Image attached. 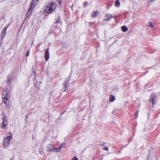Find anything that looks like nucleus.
I'll use <instances>...</instances> for the list:
<instances>
[{
  "label": "nucleus",
  "instance_id": "393cba45",
  "mask_svg": "<svg viewBox=\"0 0 160 160\" xmlns=\"http://www.w3.org/2000/svg\"><path fill=\"white\" fill-rule=\"evenodd\" d=\"M88 4V2H85L83 3V5L84 7H86Z\"/></svg>",
  "mask_w": 160,
  "mask_h": 160
},
{
  "label": "nucleus",
  "instance_id": "f257e3e1",
  "mask_svg": "<svg viewBox=\"0 0 160 160\" xmlns=\"http://www.w3.org/2000/svg\"><path fill=\"white\" fill-rule=\"evenodd\" d=\"M57 7V5L54 2L48 4L45 7L44 11L48 14H51L54 11Z\"/></svg>",
  "mask_w": 160,
  "mask_h": 160
},
{
  "label": "nucleus",
  "instance_id": "7ed1b4c3",
  "mask_svg": "<svg viewBox=\"0 0 160 160\" xmlns=\"http://www.w3.org/2000/svg\"><path fill=\"white\" fill-rule=\"evenodd\" d=\"M62 146H60L58 148H55L54 147V145L53 144H49L48 145L47 147V150L48 151H54L56 150H58L59 149L60 150Z\"/></svg>",
  "mask_w": 160,
  "mask_h": 160
},
{
  "label": "nucleus",
  "instance_id": "dca6fc26",
  "mask_svg": "<svg viewBox=\"0 0 160 160\" xmlns=\"http://www.w3.org/2000/svg\"><path fill=\"white\" fill-rule=\"evenodd\" d=\"M121 29L124 32H126L128 30V28L126 26H122V27Z\"/></svg>",
  "mask_w": 160,
  "mask_h": 160
},
{
  "label": "nucleus",
  "instance_id": "0eeeda50",
  "mask_svg": "<svg viewBox=\"0 0 160 160\" xmlns=\"http://www.w3.org/2000/svg\"><path fill=\"white\" fill-rule=\"evenodd\" d=\"M10 97H2L3 102L5 103L6 106H8L9 104L10 101L9 100Z\"/></svg>",
  "mask_w": 160,
  "mask_h": 160
},
{
  "label": "nucleus",
  "instance_id": "7c9ffc66",
  "mask_svg": "<svg viewBox=\"0 0 160 160\" xmlns=\"http://www.w3.org/2000/svg\"><path fill=\"white\" fill-rule=\"evenodd\" d=\"M147 160H149V159H148Z\"/></svg>",
  "mask_w": 160,
  "mask_h": 160
},
{
  "label": "nucleus",
  "instance_id": "bb28decb",
  "mask_svg": "<svg viewBox=\"0 0 160 160\" xmlns=\"http://www.w3.org/2000/svg\"><path fill=\"white\" fill-rule=\"evenodd\" d=\"M117 17H118V16L117 15L112 16V18H116Z\"/></svg>",
  "mask_w": 160,
  "mask_h": 160
},
{
  "label": "nucleus",
  "instance_id": "a878e982",
  "mask_svg": "<svg viewBox=\"0 0 160 160\" xmlns=\"http://www.w3.org/2000/svg\"><path fill=\"white\" fill-rule=\"evenodd\" d=\"M156 0H150L149 1V3H152V2H154Z\"/></svg>",
  "mask_w": 160,
  "mask_h": 160
},
{
  "label": "nucleus",
  "instance_id": "6ab92c4d",
  "mask_svg": "<svg viewBox=\"0 0 160 160\" xmlns=\"http://www.w3.org/2000/svg\"><path fill=\"white\" fill-rule=\"evenodd\" d=\"M148 26L149 27L152 28L153 27V25L151 22H149L148 23Z\"/></svg>",
  "mask_w": 160,
  "mask_h": 160
},
{
  "label": "nucleus",
  "instance_id": "b1692460",
  "mask_svg": "<svg viewBox=\"0 0 160 160\" xmlns=\"http://www.w3.org/2000/svg\"><path fill=\"white\" fill-rule=\"evenodd\" d=\"M104 150L108 151V148L107 146H105L103 149Z\"/></svg>",
  "mask_w": 160,
  "mask_h": 160
},
{
  "label": "nucleus",
  "instance_id": "5701e85b",
  "mask_svg": "<svg viewBox=\"0 0 160 160\" xmlns=\"http://www.w3.org/2000/svg\"><path fill=\"white\" fill-rule=\"evenodd\" d=\"M29 53H30V51L29 50L27 52L26 55V56L27 57H28V56L29 55Z\"/></svg>",
  "mask_w": 160,
  "mask_h": 160
},
{
  "label": "nucleus",
  "instance_id": "9b49d317",
  "mask_svg": "<svg viewBox=\"0 0 160 160\" xmlns=\"http://www.w3.org/2000/svg\"><path fill=\"white\" fill-rule=\"evenodd\" d=\"M112 16L111 14H107L104 17V20L106 21H108L112 18Z\"/></svg>",
  "mask_w": 160,
  "mask_h": 160
},
{
  "label": "nucleus",
  "instance_id": "a211bd4d",
  "mask_svg": "<svg viewBox=\"0 0 160 160\" xmlns=\"http://www.w3.org/2000/svg\"><path fill=\"white\" fill-rule=\"evenodd\" d=\"M120 5V3L119 1L118 0H116L115 3V6L117 7H119Z\"/></svg>",
  "mask_w": 160,
  "mask_h": 160
},
{
  "label": "nucleus",
  "instance_id": "4468645a",
  "mask_svg": "<svg viewBox=\"0 0 160 160\" xmlns=\"http://www.w3.org/2000/svg\"><path fill=\"white\" fill-rule=\"evenodd\" d=\"M98 12L97 11H94L92 12V16L94 17H97L98 16Z\"/></svg>",
  "mask_w": 160,
  "mask_h": 160
},
{
  "label": "nucleus",
  "instance_id": "2eb2a0df",
  "mask_svg": "<svg viewBox=\"0 0 160 160\" xmlns=\"http://www.w3.org/2000/svg\"><path fill=\"white\" fill-rule=\"evenodd\" d=\"M115 96L113 95H111L110 97L109 101L110 102H112L115 100Z\"/></svg>",
  "mask_w": 160,
  "mask_h": 160
},
{
  "label": "nucleus",
  "instance_id": "cd10ccee",
  "mask_svg": "<svg viewBox=\"0 0 160 160\" xmlns=\"http://www.w3.org/2000/svg\"><path fill=\"white\" fill-rule=\"evenodd\" d=\"M138 113V111H137L136 112V113L135 114V116H136V115H137Z\"/></svg>",
  "mask_w": 160,
  "mask_h": 160
},
{
  "label": "nucleus",
  "instance_id": "c756f323",
  "mask_svg": "<svg viewBox=\"0 0 160 160\" xmlns=\"http://www.w3.org/2000/svg\"><path fill=\"white\" fill-rule=\"evenodd\" d=\"M28 115H27L26 117V119L28 117Z\"/></svg>",
  "mask_w": 160,
  "mask_h": 160
},
{
  "label": "nucleus",
  "instance_id": "9d476101",
  "mask_svg": "<svg viewBox=\"0 0 160 160\" xmlns=\"http://www.w3.org/2000/svg\"><path fill=\"white\" fill-rule=\"evenodd\" d=\"M12 75L9 74L7 76V79L6 80L7 83L8 85H10L11 84V81L12 78Z\"/></svg>",
  "mask_w": 160,
  "mask_h": 160
},
{
  "label": "nucleus",
  "instance_id": "1a4fd4ad",
  "mask_svg": "<svg viewBox=\"0 0 160 160\" xmlns=\"http://www.w3.org/2000/svg\"><path fill=\"white\" fill-rule=\"evenodd\" d=\"M49 48H47L45 50V58L46 61L48 60L49 58Z\"/></svg>",
  "mask_w": 160,
  "mask_h": 160
},
{
  "label": "nucleus",
  "instance_id": "c85d7f7f",
  "mask_svg": "<svg viewBox=\"0 0 160 160\" xmlns=\"http://www.w3.org/2000/svg\"><path fill=\"white\" fill-rule=\"evenodd\" d=\"M59 3L60 4H61L62 3L60 1H59Z\"/></svg>",
  "mask_w": 160,
  "mask_h": 160
},
{
  "label": "nucleus",
  "instance_id": "aec40b11",
  "mask_svg": "<svg viewBox=\"0 0 160 160\" xmlns=\"http://www.w3.org/2000/svg\"><path fill=\"white\" fill-rule=\"evenodd\" d=\"M60 16H59L57 19L56 20V21L55 22V23H60Z\"/></svg>",
  "mask_w": 160,
  "mask_h": 160
},
{
  "label": "nucleus",
  "instance_id": "6e6552de",
  "mask_svg": "<svg viewBox=\"0 0 160 160\" xmlns=\"http://www.w3.org/2000/svg\"><path fill=\"white\" fill-rule=\"evenodd\" d=\"M33 8L32 7L30 6L29 9L27 12L26 16V18H29L30 15L32 13Z\"/></svg>",
  "mask_w": 160,
  "mask_h": 160
},
{
  "label": "nucleus",
  "instance_id": "423d86ee",
  "mask_svg": "<svg viewBox=\"0 0 160 160\" xmlns=\"http://www.w3.org/2000/svg\"><path fill=\"white\" fill-rule=\"evenodd\" d=\"M156 98V96L154 94L152 93L149 100L150 102H152V106H153L156 103V100L155 99V98Z\"/></svg>",
  "mask_w": 160,
  "mask_h": 160
},
{
  "label": "nucleus",
  "instance_id": "20e7f679",
  "mask_svg": "<svg viewBox=\"0 0 160 160\" xmlns=\"http://www.w3.org/2000/svg\"><path fill=\"white\" fill-rule=\"evenodd\" d=\"M4 117L2 118V128L3 129H6L8 125V118L4 114Z\"/></svg>",
  "mask_w": 160,
  "mask_h": 160
},
{
  "label": "nucleus",
  "instance_id": "39448f33",
  "mask_svg": "<svg viewBox=\"0 0 160 160\" xmlns=\"http://www.w3.org/2000/svg\"><path fill=\"white\" fill-rule=\"evenodd\" d=\"M9 92L8 89L7 88H5L2 92V98L4 97H9Z\"/></svg>",
  "mask_w": 160,
  "mask_h": 160
},
{
  "label": "nucleus",
  "instance_id": "4be33fe9",
  "mask_svg": "<svg viewBox=\"0 0 160 160\" xmlns=\"http://www.w3.org/2000/svg\"><path fill=\"white\" fill-rule=\"evenodd\" d=\"M9 24H8L4 28V29L7 30V29L9 27Z\"/></svg>",
  "mask_w": 160,
  "mask_h": 160
},
{
  "label": "nucleus",
  "instance_id": "f8f14e48",
  "mask_svg": "<svg viewBox=\"0 0 160 160\" xmlns=\"http://www.w3.org/2000/svg\"><path fill=\"white\" fill-rule=\"evenodd\" d=\"M38 2V0H32L30 6L33 8L37 5Z\"/></svg>",
  "mask_w": 160,
  "mask_h": 160
},
{
  "label": "nucleus",
  "instance_id": "412c9836",
  "mask_svg": "<svg viewBox=\"0 0 160 160\" xmlns=\"http://www.w3.org/2000/svg\"><path fill=\"white\" fill-rule=\"evenodd\" d=\"M71 160H78V159L76 156H75Z\"/></svg>",
  "mask_w": 160,
  "mask_h": 160
},
{
  "label": "nucleus",
  "instance_id": "ddd939ff",
  "mask_svg": "<svg viewBox=\"0 0 160 160\" xmlns=\"http://www.w3.org/2000/svg\"><path fill=\"white\" fill-rule=\"evenodd\" d=\"M7 30L3 29L2 30L1 32V40H2L3 39L4 37H5L6 33Z\"/></svg>",
  "mask_w": 160,
  "mask_h": 160
},
{
  "label": "nucleus",
  "instance_id": "f03ea898",
  "mask_svg": "<svg viewBox=\"0 0 160 160\" xmlns=\"http://www.w3.org/2000/svg\"><path fill=\"white\" fill-rule=\"evenodd\" d=\"M10 135L4 139L3 142V145L4 147H7L9 145L10 141L11 140L12 138V134L11 133H9Z\"/></svg>",
  "mask_w": 160,
  "mask_h": 160
},
{
  "label": "nucleus",
  "instance_id": "f3484780",
  "mask_svg": "<svg viewBox=\"0 0 160 160\" xmlns=\"http://www.w3.org/2000/svg\"><path fill=\"white\" fill-rule=\"evenodd\" d=\"M68 83H65L63 84V88H62V90L63 92H65L66 90V87L67 86Z\"/></svg>",
  "mask_w": 160,
  "mask_h": 160
}]
</instances>
